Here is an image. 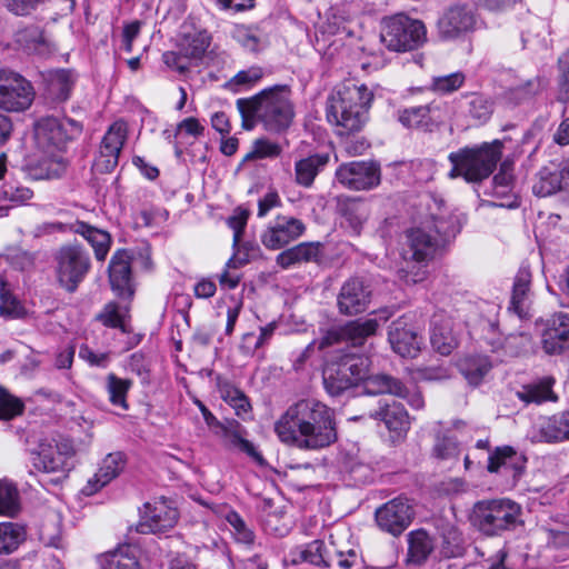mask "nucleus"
Segmentation results:
<instances>
[{
    "mask_svg": "<svg viewBox=\"0 0 569 569\" xmlns=\"http://www.w3.org/2000/svg\"><path fill=\"white\" fill-rule=\"evenodd\" d=\"M69 139L64 124L57 118L46 117L34 126V142L44 156L40 160V179H53L60 177L66 163L60 154Z\"/></svg>",
    "mask_w": 569,
    "mask_h": 569,
    "instance_id": "obj_5",
    "label": "nucleus"
},
{
    "mask_svg": "<svg viewBox=\"0 0 569 569\" xmlns=\"http://www.w3.org/2000/svg\"><path fill=\"white\" fill-rule=\"evenodd\" d=\"M109 280L112 290L119 297H132L130 257L127 252L119 251L111 258L109 264Z\"/></svg>",
    "mask_w": 569,
    "mask_h": 569,
    "instance_id": "obj_25",
    "label": "nucleus"
},
{
    "mask_svg": "<svg viewBox=\"0 0 569 569\" xmlns=\"http://www.w3.org/2000/svg\"><path fill=\"white\" fill-rule=\"evenodd\" d=\"M26 538L24 527L16 522H0V553H11Z\"/></svg>",
    "mask_w": 569,
    "mask_h": 569,
    "instance_id": "obj_43",
    "label": "nucleus"
},
{
    "mask_svg": "<svg viewBox=\"0 0 569 569\" xmlns=\"http://www.w3.org/2000/svg\"><path fill=\"white\" fill-rule=\"evenodd\" d=\"M512 164L503 161L499 172L493 177L495 191L497 194H505L512 183Z\"/></svg>",
    "mask_w": 569,
    "mask_h": 569,
    "instance_id": "obj_62",
    "label": "nucleus"
},
{
    "mask_svg": "<svg viewBox=\"0 0 569 569\" xmlns=\"http://www.w3.org/2000/svg\"><path fill=\"white\" fill-rule=\"evenodd\" d=\"M73 231L81 234L93 248L96 258L104 260L110 249V234L84 222H77Z\"/></svg>",
    "mask_w": 569,
    "mask_h": 569,
    "instance_id": "obj_37",
    "label": "nucleus"
},
{
    "mask_svg": "<svg viewBox=\"0 0 569 569\" xmlns=\"http://www.w3.org/2000/svg\"><path fill=\"white\" fill-rule=\"evenodd\" d=\"M491 363L485 357L466 360L461 365V372L470 385L477 386L490 371Z\"/></svg>",
    "mask_w": 569,
    "mask_h": 569,
    "instance_id": "obj_49",
    "label": "nucleus"
},
{
    "mask_svg": "<svg viewBox=\"0 0 569 569\" xmlns=\"http://www.w3.org/2000/svg\"><path fill=\"white\" fill-rule=\"evenodd\" d=\"M541 345L548 355L561 353L569 348V313L557 312L546 320Z\"/></svg>",
    "mask_w": 569,
    "mask_h": 569,
    "instance_id": "obj_21",
    "label": "nucleus"
},
{
    "mask_svg": "<svg viewBox=\"0 0 569 569\" xmlns=\"http://www.w3.org/2000/svg\"><path fill=\"white\" fill-rule=\"evenodd\" d=\"M430 342L436 351L442 356H448L458 346V339L453 332L451 319L445 317H435L432 320Z\"/></svg>",
    "mask_w": 569,
    "mask_h": 569,
    "instance_id": "obj_31",
    "label": "nucleus"
},
{
    "mask_svg": "<svg viewBox=\"0 0 569 569\" xmlns=\"http://www.w3.org/2000/svg\"><path fill=\"white\" fill-rule=\"evenodd\" d=\"M102 569H141L137 558L128 552V549H119L99 559Z\"/></svg>",
    "mask_w": 569,
    "mask_h": 569,
    "instance_id": "obj_45",
    "label": "nucleus"
},
{
    "mask_svg": "<svg viewBox=\"0 0 569 569\" xmlns=\"http://www.w3.org/2000/svg\"><path fill=\"white\" fill-rule=\"evenodd\" d=\"M332 548H328L323 541L315 540L299 551V559L293 562L305 561L315 566L330 567L333 565Z\"/></svg>",
    "mask_w": 569,
    "mask_h": 569,
    "instance_id": "obj_40",
    "label": "nucleus"
},
{
    "mask_svg": "<svg viewBox=\"0 0 569 569\" xmlns=\"http://www.w3.org/2000/svg\"><path fill=\"white\" fill-rule=\"evenodd\" d=\"M372 99V91L365 84H348L335 91L327 102V119L337 134L348 136L362 130Z\"/></svg>",
    "mask_w": 569,
    "mask_h": 569,
    "instance_id": "obj_3",
    "label": "nucleus"
},
{
    "mask_svg": "<svg viewBox=\"0 0 569 569\" xmlns=\"http://www.w3.org/2000/svg\"><path fill=\"white\" fill-rule=\"evenodd\" d=\"M388 337L393 351L401 357H415L419 351L420 341L417 333L408 328L402 319L391 323Z\"/></svg>",
    "mask_w": 569,
    "mask_h": 569,
    "instance_id": "obj_27",
    "label": "nucleus"
},
{
    "mask_svg": "<svg viewBox=\"0 0 569 569\" xmlns=\"http://www.w3.org/2000/svg\"><path fill=\"white\" fill-rule=\"evenodd\" d=\"M74 84V76L70 70H54L46 78V93L57 102L66 101Z\"/></svg>",
    "mask_w": 569,
    "mask_h": 569,
    "instance_id": "obj_36",
    "label": "nucleus"
},
{
    "mask_svg": "<svg viewBox=\"0 0 569 569\" xmlns=\"http://www.w3.org/2000/svg\"><path fill=\"white\" fill-rule=\"evenodd\" d=\"M407 240L411 258L416 261L428 260L440 247L438 238L422 223L408 231Z\"/></svg>",
    "mask_w": 569,
    "mask_h": 569,
    "instance_id": "obj_28",
    "label": "nucleus"
},
{
    "mask_svg": "<svg viewBox=\"0 0 569 569\" xmlns=\"http://www.w3.org/2000/svg\"><path fill=\"white\" fill-rule=\"evenodd\" d=\"M380 38L390 51H412L427 42V28L421 20L399 13L382 21Z\"/></svg>",
    "mask_w": 569,
    "mask_h": 569,
    "instance_id": "obj_6",
    "label": "nucleus"
},
{
    "mask_svg": "<svg viewBox=\"0 0 569 569\" xmlns=\"http://www.w3.org/2000/svg\"><path fill=\"white\" fill-rule=\"evenodd\" d=\"M440 552L446 558L459 557L463 553V538L452 525H446L440 531Z\"/></svg>",
    "mask_w": 569,
    "mask_h": 569,
    "instance_id": "obj_42",
    "label": "nucleus"
},
{
    "mask_svg": "<svg viewBox=\"0 0 569 569\" xmlns=\"http://www.w3.org/2000/svg\"><path fill=\"white\" fill-rule=\"evenodd\" d=\"M218 436L223 438L224 445L247 453L258 463H263V458L256 447L244 438V428L236 420H228L218 429Z\"/></svg>",
    "mask_w": 569,
    "mask_h": 569,
    "instance_id": "obj_26",
    "label": "nucleus"
},
{
    "mask_svg": "<svg viewBox=\"0 0 569 569\" xmlns=\"http://www.w3.org/2000/svg\"><path fill=\"white\" fill-rule=\"evenodd\" d=\"M236 104L246 130L260 121L268 131L280 133L291 126L296 114L288 86L267 88L251 98L238 99Z\"/></svg>",
    "mask_w": 569,
    "mask_h": 569,
    "instance_id": "obj_2",
    "label": "nucleus"
},
{
    "mask_svg": "<svg viewBox=\"0 0 569 569\" xmlns=\"http://www.w3.org/2000/svg\"><path fill=\"white\" fill-rule=\"evenodd\" d=\"M262 77L263 71L260 67H250L234 74L226 82L224 88L233 93H238L253 87Z\"/></svg>",
    "mask_w": 569,
    "mask_h": 569,
    "instance_id": "obj_44",
    "label": "nucleus"
},
{
    "mask_svg": "<svg viewBox=\"0 0 569 569\" xmlns=\"http://www.w3.org/2000/svg\"><path fill=\"white\" fill-rule=\"evenodd\" d=\"M281 151L282 148L279 143L268 139H258L254 141L252 151L247 156V158H277L280 156Z\"/></svg>",
    "mask_w": 569,
    "mask_h": 569,
    "instance_id": "obj_58",
    "label": "nucleus"
},
{
    "mask_svg": "<svg viewBox=\"0 0 569 569\" xmlns=\"http://www.w3.org/2000/svg\"><path fill=\"white\" fill-rule=\"evenodd\" d=\"M477 26V14L469 4H452L448 7L437 21L438 36L441 40H459L473 32Z\"/></svg>",
    "mask_w": 569,
    "mask_h": 569,
    "instance_id": "obj_11",
    "label": "nucleus"
},
{
    "mask_svg": "<svg viewBox=\"0 0 569 569\" xmlns=\"http://www.w3.org/2000/svg\"><path fill=\"white\" fill-rule=\"evenodd\" d=\"M249 216L250 211L248 209L238 207L233 210V213L228 218V226L233 230L234 246H237L241 240Z\"/></svg>",
    "mask_w": 569,
    "mask_h": 569,
    "instance_id": "obj_59",
    "label": "nucleus"
},
{
    "mask_svg": "<svg viewBox=\"0 0 569 569\" xmlns=\"http://www.w3.org/2000/svg\"><path fill=\"white\" fill-rule=\"evenodd\" d=\"M346 11L343 8H331L327 13V20L322 26L323 32L335 34L346 29Z\"/></svg>",
    "mask_w": 569,
    "mask_h": 569,
    "instance_id": "obj_60",
    "label": "nucleus"
},
{
    "mask_svg": "<svg viewBox=\"0 0 569 569\" xmlns=\"http://www.w3.org/2000/svg\"><path fill=\"white\" fill-rule=\"evenodd\" d=\"M329 162L327 153H316L301 158L295 163V182L303 188H310L316 177Z\"/></svg>",
    "mask_w": 569,
    "mask_h": 569,
    "instance_id": "obj_34",
    "label": "nucleus"
},
{
    "mask_svg": "<svg viewBox=\"0 0 569 569\" xmlns=\"http://www.w3.org/2000/svg\"><path fill=\"white\" fill-rule=\"evenodd\" d=\"M132 387L130 379L119 378L114 373H109L106 377V391L110 403L114 407H119L122 410H127L129 405L127 402V396Z\"/></svg>",
    "mask_w": 569,
    "mask_h": 569,
    "instance_id": "obj_41",
    "label": "nucleus"
},
{
    "mask_svg": "<svg viewBox=\"0 0 569 569\" xmlns=\"http://www.w3.org/2000/svg\"><path fill=\"white\" fill-rule=\"evenodd\" d=\"M469 113L479 122H486L492 113V102L479 94H473L469 101Z\"/></svg>",
    "mask_w": 569,
    "mask_h": 569,
    "instance_id": "obj_57",
    "label": "nucleus"
},
{
    "mask_svg": "<svg viewBox=\"0 0 569 569\" xmlns=\"http://www.w3.org/2000/svg\"><path fill=\"white\" fill-rule=\"evenodd\" d=\"M73 448L67 440L42 439L32 451V466L46 473H64Z\"/></svg>",
    "mask_w": 569,
    "mask_h": 569,
    "instance_id": "obj_12",
    "label": "nucleus"
},
{
    "mask_svg": "<svg viewBox=\"0 0 569 569\" xmlns=\"http://www.w3.org/2000/svg\"><path fill=\"white\" fill-rule=\"evenodd\" d=\"M445 118V107L437 102L406 108L397 113V119L403 127L429 132L438 128Z\"/></svg>",
    "mask_w": 569,
    "mask_h": 569,
    "instance_id": "obj_16",
    "label": "nucleus"
},
{
    "mask_svg": "<svg viewBox=\"0 0 569 569\" xmlns=\"http://www.w3.org/2000/svg\"><path fill=\"white\" fill-rule=\"evenodd\" d=\"M232 38L247 51L257 52L262 46V36L257 28L237 24Z\"/></svg>",
    "mask_w": 569,
    "mask_h": 569,
    "instance_id": "obj_46",
    "label": "nucleus"
},
{
    "mask_svg": "<svg viewBox=\"0 0 569 569\" xmlns=\"http://www.w3.org/2000/svg\"><path fill=\"white\" fill-rule=\"evenodd\" d=\"M365 390L369 395L389 393L397 397H406V387L401 381L387 375H376L363 379Z\"/></svg>",
    "mask_w": 569,
    "mask_h": 569,
    "instance_id": "obj_39",
    "label": "nucleus"
},
{
    "mask_svg": "<svg viewBox=\"0 0 569 569\" xmlns=\"http://www.w3.org/2000/svg\"><path fill=\"white\" fill-rule=\"evenodd\" d=\"M371 299V290L360 278H351L346 281L338 295V309L346 316H355L363 312Z\"/></svg>",
    "mask_w": 569,
    "mask_h": 569,
    "instance_id": "obj_19",
    "label": "nucleus"
},
{
    "mask_svg": "<svg viewBox=\"0 0 569 569\" xmlns=\"http://www.w3.org/2000/svg\"><path fill=\"white\" fill-rule=\"evenodd\" d=\"M531 302V272L528 268L521 267L513 281L510 309H512L520 318L528 312Z\"/></svg>",
    "mask_w": 569,
    "mask_h": 569,
    "instance_id": "obj_32",
    "label": "nucleus"
},
{
    "mask_svg": "<svg viewBox=\"0 0 569 569\" xmlns=\"http://www.w3.org/2000/svg\"><path fill=\"white\" fill-rule=\"evenodd\" d=\"M502 154V142L495 140L475 148H462L448 157L452 164L450 178L462 177L468 182H479L495 170Z\"/></svg>",
    "mask_w": 569,
    "mask_h": 569,
    "instance_id": "obj_4",
    "label": "nucleus"
},
{
    "mask_svg": "<svg viewBox=\"0 0 569 569\" xmlns=\"http://www.w3.org/2000/svg\"><path fill=\"white\" fill-rule=\"evenodd\" d=\"M21 312L20 302L11 295L3 278H0V313L17 318Z\"/></svg>",
    "mask_w": 569,
    "mask_h": 569,
    "instance_id": "obj_55",
    "label": "nucleus"
},
{
    "mask_svg": "<svg viewBox=\"0 0 569 569\" xmlns=\"http://www.w3.org/2000/svg\"><path fill=\"white\" fill-rule=\"evenodd\" d=\"M521 507L510 499L478 501L473 507V523L487 536H496L520 523Z\"/></svg>",
    "mask_w": 569,
    "mask_h": 569,
    "instance_id": "obj_7",
    "label": "nucleus"
},
{
    "mask_svg": "<svg viewBox=\"0 0 569 569\" xmlns=\"http://www.w3.org/2000/svg\"><path fill=\"white\" fill-rule=\"evenodd\" d=\"M278 438L302 449L318 450L337 440L335 412L316 399L290 406L274 425Z\"/></svg>",
    "mask_w": 569,
    "mask_h": 569,
    "instance_id": "obj_1",
    "label": "nucleus"
},
{
    "mask_svg": "<svg viewBox=\"0 0 569 569\" xmlns=\"http://www.w3.org/2000/svg\"><path fill=\"white\" fill-rule=\"evenodd\" d=\"M562 188H569V158L561 162L559 171H550L547 168L540 170L532 189L535 194L548 197Z\"/></svg>",
    "mask_w": 569,
    "mask_h": 569,
    "instance_id": "obj_29",
    "label": "nucleus"
},
{
    "mask_svg": "<svg viewBox=\"0 0 569 569\" xmlns=\"http://www.w3.org/2000/svg\"><path fill=\"white\" fill-rule=\"evenodd\" d=\"M307 230L302 220L286 214H278L260 233V241L269 250H280L305 234Z\"/></svg>",
    "mask_w": 569,
    "mask_h": 569,
    "instance_id": "obj_13",
    "label": "nucleus"
},
{
    "mask_svg": "<svg viewBox=\"0 0 569 569\" xmlns=\"http://www.w3.org/2000/svg\"><path fill=\"white\" fill-rule=\"evenodd\" d=\"M379 326L377 318L350 321L341 327L342 339L353 346H361L368 337L376 333Z\"/></svg>",
    "mask_w": 569,
    "mask_h": 569,
    "instance_id": "obj_38",
    "label": "nucleus"
},
{
    "mask_svg": "<svg viewBox=\"0 0 569 569\" xmlns=\"http://www.w3.org/2000/svg\"><path fill=\"white\" fill-rule=\"evenodd\" d=\"M226 520L230 525L232 535L237 541L246 545L253 542V531L247 526L246 521L240 517L238 512L229 511L226 516Z\"/></svg>",
    "mask_w": 569,
    "mask_h": 569,
    "instance_id": "obj_52",
    "label": "nucleus"
},
{
    "mask_svg": "<svg viewBox=\"0 0 569 569\" xmlns=\"http://www.w3.org/2000/svg\"><path fill=\"white\" fill-rule=\"evenodd\" d=\"M321 248L320 242H301L281 251L277 256L276 262L282 269H289L296 264L318 261L321 256Z\"/></svg>",
    "mask_w": 569,
    "mask_h": 569,
    "instance_id": "obj_30",
    "label": "nucleus"
},
{
    "mask_svg": "<svg viewBox=\"0 0 569 569\" xmlns=\"http://www.w3.org/2000/svg\"><path fill=\"white\" fill-rule=\"evenodd\" d=\"M124 458L121 452L109 453L102 461L101 467L94 473L93 479L88 481L84 490L87 495H93L108 485L123 469Z\"/></svg>",
    "mask_w": 569,
    "mask_h": 569,
    "instance_id": "obj_33",
    "label": "nucleus"
},
{
    "mask_svg": "<svg viewBox=\"0 0 569 569\" xmlns=\"http://www.w3.org/2000/svg\"><path fill=\"white\" fill-rule=\"evenodd\" d=\"M127 138L123 122L117 121L110 126L100 144L96 166L102 171H111L118 164L120 151Z\"/></svg>",
    "mask_w": 569,
    "mask_h": 569,
    "instance_id": "obj_22",
    "label": "nucleus"
},
{
    "mask_svg": "<svg viewBox=\"0 0 569 569\" xmlns=\"http://www.w3.org/2000/svg\"><path fill=\"white\" fill-rule=\"evenodd\" d=\"M34 98L31 83L11 70H0V108L19 112L28 109Z\"/></svg>",
    "mask_w": 569,
    "mask_h": 569,
    "instance_id": "obj_10",
    "label": "nucleus"
},
{
    "mask_svg": "<svg viewBox=\"0 0 569 569\" xmlns=\"http://www.w3.org/2000/svg\"><path fill=\"white\" fill-rule=\"evenodd\" d=\"M533 442L557 443L569 440V410L540 418L530 431Z\"/></svg>",
    "mask_w": 569,
    "mask_h": 569,
    "instance_id": "obj_20",
    "label": "nucleus"
},
{
    "mask_svg": "<svg viewBox=\"0 0 569 569\" xmlns=\"http://www.w3.org/2000/svg\"><path fill=\"white\" fill-rule=\"evenodd\" d=\"M209 44V38L200 33L190 39L182 50L186 57L199 59L207 51Z\"/></svg>",
    "mask_w": 569,
    "mask_h": 569,
    "instance_id": "obj_63",
    "label": "nucleus"
},
{
    "mask_svg": "<svg viewBox=\"0 0 569 569\" xmlns=\"http://www.w3.org/2000/svg\"><path fill=\"white\" fill-rule=\"evenodd\" d=\"M127 312L128 308H120L117 303L110 302L106 305L98 319L107 327L119 328L126 331L124 316Z\"/></svg>",
    "mask_w": 569,
    "mask_h": 569,
    "instance_id": "obj_54",
    "label": "nucleus"
},
{
    "mask_svg": "<svg viewBox=\"0 0 569 569\" xmlns=\"http://www.w3.org/2000/svg\"><path fill=\"white\" fill-rule=\"evenodd\" d=\"M224 400L234 409L236 415L244 418L251 409L248 398L238 389L226 392Z\"/></svg>",
    "mask_w": 569,
    "mask_h": 569,
    "instance_id": "obj_61",
    "label": "nucleus"
},
{
    "mask_svg": "<svg viewBox=\"0 0 569 569\" xmlns=\"http://www.w3.org/2000/svg\"><path fill=\"white\" fill-rule=\"evenodd\" d=\"M44 0H3L4 7L16 16H28Z\"/></svg>",
    "mask_w": 569,
    "mask_h": 569,
    "instance_id": "obj_64",
    "label": "nucleus"
},
{
    "mask_svg": "<svg viewBox=\"0 0 569 569\" xmlns=\"http://www.w3.org/2000/svg\"><path fill=\"white\" fill-rule=\"evenodd\" d=\"M57 278L60 284L73 292L90 269V258L78 244L61 247L56 253Z\"/></svg>",
    "mask_w": 569,
    "mask_h": 569,
    "instance_id": "obj_9",
    "label": "nucleus"
},
{
    "mask_svg": "<svg viewBox=\"0 0 569 569\" xmlns=\"http://www.w3.org/2000/svg\"><path fill=\"white\" fill-rule=\"evenodd\" d=\"M466 77L462 72H453L447 76L433 77L430 89L438 93H451L457 91L465 83Z\"/></svg>",
    "mask_w": 569,
    "mask_h": 569,
    "instance_id": "obj_51",
    "label": "nucleus"
},
{
    "mask_svg": "<svg viewBox=\"0 0 569 569\" xmlns=\"http://www.w3.org/2000/svg\"><path fill=\"white\" fill-rule=\"evenodd\" d=\"M178 520V511L164 499L147 502L143 506L137 531L142 535L162 533L172 529Z\"/></svg>",
    "mask_w": 569,
    "mask_h": 569,
    "instance_id": "obj_15",
    "label": "nucleus"
},
{
    "mask_svg": "<svg viewBox=\"0 0 569 569\" xmlns=\"http://www.w3.org/2000/svg\"><path fill=\"white\" fill-rule=\"evenodd\" d=\"M413 517V510L407 499L396 498L388 501L376 511V521L378 526L393 535L398 536L406 530Z\"/></svg>",
    "mask_w": 569,
    "mask_h": 569,
    "instance_id": "obj_18",
    "label": "nucleus"
},
{
    "mask_svg": "<svg viewBox=\"0 0 569 569\" xmlns=\"http://www.w3.org/2000/svg\"><path fill=\"white\" fill-rule=\"evenodd\" d=\"M555 379L543 377L538 381L528 383L517 391V397L526 403L540 405L546 401H557L558 397L552 391Z\"/></svg>",
    "mask_w": 569,
    "mask_h": 569,
    "instance_id": "obj_35",
    "label": "nucleus"
},
{
    "mask_svg": "<svg viewBox=\"0 0 569 569\" xmlns=\"http://www.w3.org/2000/svg\"><path fill=\"white\" fill-rule=\"evenodd\" d=\"M369 417L383 421L392 439H402L410 429L409 415L403 405L396 400L378 399L377 408L370 410Z\"/></svg>",
    "mask_w": 569,
    "mask_h": 569,
    "instance_id": "obj_17",
    "label": "nucleus"
},
{
    "mask_svg": "<svg viewBox=\"0 0 569 569\" xmlns=\"http://www.w3.org/2000/svg\"><path fill=\"white\" fill-rule=\"evenodd\" d=\"M433 204L438 212L431 213L430 217L422 221V224H425L430 232L433 229L432 234L438 238L439 244L441 246L460 232L461 220L457 214H452L446 209H442L436 200H433Z\"/></svg>",
    "mask_w": 569,
    "mask_h": 569,
    "instance_id": "obj_23",
    "label": "nucleus"
},
{
    "mask_svg": "<svg viewBox=\"0 0 569 569\" xmlns=\"http://www.w3.org/2000/svg\"><path fill=\"white\" fill-rule=\"evenodd\" d=\"M366 206L359 202H351L346 206L345 219L353 233L359 234L363 222L367 220Z\"/></svg>",
    "mask_w": 569,
    "mask_h": 569,
    "instance_id": "obj_56",
    "label": "nucleus"
},
{
    "mask_svg": "<svg viewBox=\"0 0 569 569\" xmlns=\"http://www.w3.org/2000/svg\"><path fill=\"white\" fill-rule=\"evenodd\" d=\"M370 360L362 355L348 353L326 365L322 377L327 392L333 397L358 385L368 375Z\"/></svg>",
    "mask_w": 569,
    "mask_h": 569,
    "instance_id": "obj_8",
    "label": "nucleus"
},
{
    "mask_svg": "<svg viewBox=\"0 0 569 569\" xmlns=\"http://www.w3.org/2000/svg\"><path fill=\"white\" fill-rule=\"evenodd\" d=\"M33 197V191L17 180H7L0 188V200L23 204Z\"/></svg>",
    "mask_w": 569,
    "mask_h": 569,
    "instance_id": "obj_48",
    "label": "nucleus"
},
{
    "mask_svg": "<svg viewBox=\"0 0 569 569\" xmlns=\"http://www.w3.org/2000/svg\"><path fill=\"white\" fill-rule=\"evenodd\" d=\"M336 179L350 190H368L380 183V169L375 162L351 161L338 167Z\"/></svg>",
    "mask_w": 569,
    "mask_h": 569,
    "instance_id": "obj_14",
    "label": "nucleus"
},
{
    "mask_svg": "<svg viewBox=\"0 0 569 569\" xmlns=\"http://www.w3.org/2000/svg\"><path fill=\"white\" fill-rule=\"evenodd\" d=\"M20 510L19 492L6 480H0V515L14 517Z\"/></svg>",
    "mask_w": 569,
    "mask_h": 569,
    "instance_id": "obj_47",
    "label": "nucleus"
},
{
    "mask_svg": "<svg viewBox=\"0 0 569 569\" xmlns=\"http://www.w3.org/2000/svg\"><path fill=\"white\" fill-rule=\"evenodd\" d=\"M526 460L512 447H498L490 456L488 471L501 472L507 477L517 479L525 469Z\"/></svg>",
    "mask_w": 569,
    "mask_h": 569,
    "instance_id": "obj_24",
    "label": "nucleus"
},
{
    "mask_svg": "<svg viewBox=\"0 0 569 569\" xmlns=\"http://www.w3.org/2000/svg\"><path fill=\"white\" fill-rule=\"evenodd\" d=\"M23 402L0 387V419L11 420L23 411Z\"/></svg>",
    "mask_w": 569,
    "mask_h": 569,
    "instance_id": "obj_53",
    "label": "nucleus"
},
{
    "mask_svg": "<svg viewBox=\"0 0 569 569\" xmlns=\"http://www.w3.org/2000/svg\"><path fill=\"white\" fill-rule=\"evenodd\" d=\"M432 549V539L425 530H417L410 533L409 552L415 560H426Z\"/></svg>",
    "mask_w": 569,
    "mask_h": 569,
    "instance_id": "obj_50",
    "label": "nucleus"
}]
</instances>
